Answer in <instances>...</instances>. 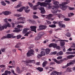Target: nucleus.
<instances>
[{"label": "nucleus", "mask_w": 75, "mask_h": 75, "mask_svg": "<svg viewBox=\"0 0 75 75\" xmlns=\"http://www.w3.org/2000/svg\"><path fill=\"white\" fill-rule=\"evenodd\" d=\"M21 6V4H20L17 6L16 7V8H19V7H20Z\"/></svg>", "instance_id": "79ce46f5"}, {"label": "nucleus", "mask_w": 75, "mask_h": 75, "mask_svg": "<svg viewBox=\"0 0 75 75\" xmlns=\"http://www.w3.org/2000/svg\"><path fill=\"white\" fill-rule=\"evenodd\" d=\"M66 36L68 37H71V33L69 32H68L66 34Z\"/></svg>", "instance_id": "c9c22d12"}, {"label": "nucleus", "mask_w": 75, "mask_h": 75, "mask_svg": "<svg viewBox=\"0 0 75 75\" xmlns=\"http://www.w3.org/2000/svg\"><path fill=\"white\" fill-rule=\"evenodd\" d=\"M72 68L70 67H68L66 71L67 72H72Z\"/></svg>", "instance_id": "a878e982"}, {"label": "nucleus", "mask_w": 75, "mask_h": 75, "mask_svg": "<svg viewBox=\"0 0 75 75\" xmlns=\"http://www.w3.org/2000/svg\"><path fill=\"white\" fill-rule=\"evenodd\" d=\"M60 46L62 47V48H65V47L64 46L65 43V42L62 41H61V42H60Z\"/></svg>", "instance_id": "4468645a"}, {"label": "nucleus", "mask_w": 75, "mask_h": 75, "mask_svg": "<svg viewBox=\"0 0 75 75\" xmlns=\"http://www.w3.org/2000/svg\"><path fill=\"white\" fill-rule=\"evenodd\" d=\"M57 54V51L54 52H52L51 54L52 55H55Z\"/></svg>", "instance_id": "09e8293b"}, {"label": "nucleus", "mask_w": 75, "mask_h": 75, "mask_svg": "<svg viewBox=\"0 0 75 75\" xmlns=\"http://www.w3.org/2000/svg\"><path fill=\"white\" fill-rule=\"evenodd\" d=\"M55 8L54 7L52 8L53 10L52 11V12L53 14H55V13H57V10H55Z\"/></svg>", "instance_id": "5701e85b"}, {"label": "nucleus", "mask_w": 75, "mask_h": 75, "mask_svg": "<svg viewBox=\"0 0 75 75\" xmlns=\"http://www.w3.org/2000/svg\"><path fill=\"white\" fill-rule=\"evenodd\" d=\"M53 23L54 24H58V22L54 21L53 22Z\"/></svg>", "instance_id": "338daca9"}, {"label": "nucleus", "mask_w": 75, "mask_h": 75, "mask_svg": "<svg viewBox=\"0 0 75 75\" xmlns=\"http://www.w3.org/2000/svg\"><path fill=\"white\" fill-rule=\"evenodd\" d=\"M21 16V15L18 14H16L14 15V16H16V17H20Z\"/></svg>", "instance_id": "a19ab883"}, {"label": "nucleus", "mask_w": 75, "mask_h": 75, "mask_svg": "<svg viewBox=\"0 0 75 75\" xmlns=\"http://www.w3.org/2000/svg\"><path fill=\"white\" fill-rule=\"evenodd\" d=\"M6 36L7 38H16V36H13L11 34H8Z\"/></svg>", "instance_id": "2eb2a0df"}, {"label": "nucleus", "mask_w": 75, "mask_h": 75, "mask_svg": "<svg viewBox=\"0 0 75 75\" xmlns=\"http://www.w3.org/2000/svg\"><path fill=\"white\" fill-rule=\"evenodd\" d=\"M41 54L42 56H45V53L44 51H41Z\"/></svg>", "instance_id": "72a5a7b5"}, {"label": "nucleus", "mask_w": 75, "mask_h": 75, "mask_svg": "<svg viewBox=\"0 0 75 75\" xmlns=\"http://www.w3.org/2000/svg\"><path fill=\"white\" fill-rule=\"evenodd\" d=\"M42 56L41 54H39L38 55V58H40Z\"/></svg>", "instance_id": "5fc2aeb1"}, {"label": "nucleus", "mask_w": 75, "mask_h": 75, "mask_svg": "<svg viewBox=\"0 0 75 75\" xmlns=\"http://www.w3.org/2000/svg\"><path fill=\"white\" fill-rule=\"evenodd\" d=\"M30 29L28 28H25L23 29V34H25V33H26L27 32L28 30H29Z\"/></svg>", "instance_id": "4be33fe9"}, {"label": "nucleus", "mask_w": 75, "mask_h": 75, "mask_svg": "<svg viewBox=\"0 0 75 75\" xmlns=\"http://www.w3.org/2000/svg\"><path fill=\"white\" fill-rule=\"evenodd\" d=\"M16 70L17 72L18 73V74H20L21 73V72L20 71V68L18 67H17Z\"/></svg>", "instance_id": "7c9ffc66"}, {"label": "nucleus", "mask_w": 75, "mask_h": 75, "mask_svg": "<svg viewBox=\"0 0 75 75\" xmlns=\"http://www.w3.org/2000/svg\"><path fill=\"white\" fill-rule=\"evenodd\" d=\"M17 27H18V28H23V26L20 25H18L17 26Z\"/></svg>", "instance_id": "3c124183"}, {"label": "nucleus", "mask_w": 75, "mask_h": 75, "mask_svg": "<svg viewBox=\"0 0 75 75\" xmlns=\"http://www.w3.org/2000/svg\"><path fill=\"white\" fill-rule=\"evenodd\" d=\"M62 21L59 22L58 24L59 25V27H60V28H65V25L62 24Z\"/></svg>", "instance_id": "6e6552de"}, {"label": "nucleus", "mask_w": 75, "mask_h": 75, "mask_svg": "<svg viewBox=\"0 0 75 75\" xmlns=\"http://www.w3.org/2000/svg\"><path fill=\"white\" fill-rule=\"evenodd\" d=\"M71 47H72L73 48H75V43H74L73 44V45L71 46Z\"/></svg>", "instance_id": "680f3d73"}, {"label": "nucleus", "mask_w": 75, "mask_h": 75, "mask_svg": "<svg viewBox=\"0 0 75 75\" xmlns=\"http://www.w3.org/2000/svg\"><path fill=\"white\" fill-rule=\"evenodd\" d=\"M30 28L31 29L32 31H34L35 33L37 32V31H36V26H31L30 27Z\"/></svg>", "instance_id": "ddd939ff"}, {"label": "nucleus", "mask_w": 75, "mask_h": 75, "mask_svg": "<svg viewBox=\"0 0 75 75\" xmlns=\"http://www.w3.org/2000/svg\"><path fill=\"white\" fill-rule=\"evenodd\" d=\"M4 30L3 26L0 27V31H1V30Z\"/></svg>", "instance_id": "603ef678"}, {"label": "nucleus", "mask_w": 75, "mask_h": 75, "mask_svg": "<svg viewBox=\"0 0 75 75\" xmlns=\"http://www.w3.org/2000/svg\"><path fill=\"white\" fill-rule=\"evenodd\" d=\"M47 61H44L42 64L43 67H46V65H47Z\"/></svg>", "instance_id": "bb28decb"}, {"label": "nucleus", "mask_w": 75, "mask_h": 75, "mask_svg": "<svg viewBox=\"0 0 75 75\" xmlns=\"http://www.w3.org/2000/svg\"><path fill=\"white\" fill-rule=\"evenodd\" d=\"M37 5H35L34 7H38L40 5V6H44V7L47 6V5H50V4L48 3H45V2H38L37 3Z\"/></svg>", "instance_id": "f03ea898"}, {"label": "nucleus", "mask_w": 75, "mask_h": 75, "mask_svg": "<svg viewBox=\"0 0 75 75\" xmlns=\"http://www.w3.org/2000/svg\"><path fill=\"white\" fill-rule=\"evenodd\" d=\"M40 38H41V37L39 36H37L35 38V40L37 41V40H39L40 39Z\"/></svg>", "instance_id": "c756f323"}, {"label": "nucleus", "mask_w": 75, "mask_h": 75, "mask_svg": "<svg viewBox=\"0 0 75 75\" xmlns=\"http://www.w3.org/2000/svg\"><path fill=\"white\" fill-rule=\"evenodd\" d=\"M66 54H71V52H67L66 53Z\"/></svg>", "instance_id": "69168bd1"}, {"label": "nucleus", "mask_w": 75, "mask_h": 75, "mask_svg": "<svg viewBox=\"0 0 75 75\" xmlns=\"http://www.w3.org/2000/svg\"><path fill=\"white\" fill-rule=\"evenodd\" d=\"M56 16H57L58 17H59V18H60V17H63L64 16L62 15V14L57 13L55 14Z\"/></svg>", "instance_id": "c85d7f7f"}, {"label": "nucleus", "mask_w": 75, "mask_h": 75, "mask_svg": "<svg viewBox=\"0 0 75 75\" xmlns=\"http://www.w3.org/2000/svg\"><path fill=\"white\" fill-rule=\"evenodd\" d=\"M3 14H4L5 16H8L11 14V12L9 11H5L2 12Z\"/></svg>", "instance_id": "0eeeda50"}, {"label": "nucleus", "mask_w": 75, "mask_h": 75, "mask_svg": "<svg viewBox=\"0 0 75 75\" xmlns=\"http://www.w3.org/2000/svg\"><path fill=\"white\" fill-rule=\"evenodd\" d=\"M12 65H13L14 64H15V61H13L12 62Z\"/></svg>", "instance_id": "774afa93"}, {"label": "nucleus", "mask_w": 75, "mask_h": 75, "mask_svg": "<svg viewBox=\"0 0 75 75\" xmlns=\"http://www.w3.org/2000/svg\"><path fill=\"white\" fill-rule=\"evenodd\" d=\"M17 23L18 24H24V22L23 21H18Z\"/></svg>", "instance_id": "4c0bfd02"}, {"label": "nucleus", "mask_w": 75, "mask_h": 75, "mask_svg": "<svg viewBox=\"0 0 75 75\" xmlns=\"http://www.w3.org/2000/svg\"><path fill=\"white\" fill-rule=\"evenodd\" d=\"M5 73H6V74L7 75L8 74H11V72L10 71H8V70H6L5 71Z\"/></svg>", "instance_id": "f704fd0d"}, {"label": "nucleus", "mask_w": 75, "mask_h": 75, "mask_svg": "<svg viewBox=\"0 0 75 75\" xmlns=\"http://www.w3.org/2000/svg\"><path fill=\"white\" fill-rule=\"evenodd\" d=\"M63 54V52L62 51H60L59 52L57 53V56H59L60 55H62Z\"/></svg>", "instance_id": "393cba45"}, {"label": "nucleus", "mask_w": 75, "mask_h": 75, "mask_svg": "<svg viewBox=\"0 0 75 75\" xmlns=\"http://www.w3.org/2000/svg\"><path fill=\"white\" fill-rule=\"evenodd\" d=\"M33 17L34 19H36V18H38V17L37 16L35 15H33Z\"/></svg>", "instance_id": "37998d69"}, {"label": "nucleus", "mask_w": 75, "mask_h": 75, "mask_svg": "<svg viewBox=\"0 0 75 75\" xmlns=\"http://www.w3.org/2000/svg\"><path fill=\"white\" fill-rule=\"evenodd\" d=\"M56 49H57V50H60L61 48L59 46H57L56 47Z\"/></svg>", "instance_id": "864d4df0"}, {"label": "nucleus", "mask_w": 75, "mask_h": 75, "mask_svg": "<svg viewBox=\"0 0 75 75\" xmlns=\"http://www.w3.org/2000/svg\"><path fill=\"white\" fill-rule=\"evenodd\" d=\"M1 50L2 52H5V49H1Z\"/></svg>", "instance_id": "e2e57ef3"}, {"label": "nucleus", "mask_w": 75, "mask_h": 75, "mask_svg": "<svg viewBox=\"0 0 75 75\" xmlns=\"http://www.w3.org/2000/svg\"><path fill=\"white\" fill-rule=\"evenodd\" d=\"M73 64H74V63L72 62H70L69 63H68L67 65H66V66H62V68H63V69H64V68H67L68 67L70 66L71 65H73Z\"/></svg>", "instance_id": "1a4fd4ad"}, {"label": "nucleus", "mask_w": 75, "mask_h": 75, "mask_svg": "<svg viewBox=\"0 0 75 75\" xmlns=\"http://www.w3.org/2000/svg\"><path fill=\"white\" fill-rule=\"evenodd\" d=\"M57 46V44L53 43V47L55 48Z\"/></svg>", "instance_id": "e433bc0d"}, {"label": "nucleus", "mask_w": 75, "mask_h": 75, "mask_svg": "<svg viewBox=\"0 0 75 75\" xmlns=\"http://www.w3.org/2000/svg\"><path fill=\"white\" fill-rule=\"evenodd\" d=\"M44 35V32H40L38 35V36L39 37H41L43 36Z\"/></svg>", "instance_id": "a211bd4d"}, {"label": "nucleus", "mask_w": 75, "mask_h": 75, "mask_svg": "<svg viewBox=\"0 0 75 75\" xmlns=\"http://www.w3.org/2000/svg\"><path fill=\"white\" fill-rule=\"evenodd\" d=\"M3 27H4V28L5 29H6L7 28V25L6 24H5L3 26Z\"/></svg>", "instance_id": "4d7b16f0"}, {"label": "nucleus", "mask_w": 75, "mask_h": 75, "mask_svg": "<svg viewBox=\"0 0 75 75\" xmlns=\"http://www.w3.org/2000/svg\"><path fill=\"white\" fill-rule=\"evenodd\" d=\"M51 2V0H46L45 1V2H47V3H50Z\"/></svg>", "instance_id": "052dcab7"}, {"label": "nucleus", "mask_w": 75, "mask_h": 75, "mask_svg": "<svg viewBox=\"0 0 75 75\" xmlns=\"http://www.w3.org/2000/svg\"><path fill=\"white\" fill-rule=\"evenodd\" d=\"M62 58V56H59L57 58V59H61Z\"/></svg>", "instance_id": "c03bdc74"}, {"label": "nucleus", "mask_w": 75, "mask_h": 75, "mask_svg": "<svg viewBox=\"0 0 75 75\" xmlns=\"http://www.w3.org/2000/svg\"><path fill=\"white\" fill-rule=\"evenodd\" d=\"M59 41H65V42H68V40H59Z\"/></svg>", "instance_id": "de8ad7c7"}, {"label": "nucleus", "mask_w": 75, "mask_h": 75, "mask_svg": "<svg viewBox=\"0 0 75 75\" xmlns=\"http://www.w3.org/2000/svg\"><path fill=\"white\" fill-rule=\"evenodd\" d=\"M29 8V7L28 6H27L25 7L24 8V10L25 12H26V13H29V12H30V10L27 9H28V8Z\"/></svg>", "instance_id": "f3484780"}, {"label": "nucleus", "mask_w": 75, "mask_h": 75, "mask_svg": "<svg viewBox=\"0 0 75 75\" xmlns=\"http://www.w3.org/2000/svg\"><path fill=\"white\" fill-rule=\"evenodd\" d=\"M53 47V43L50 44L49 45V47Z\"/></svg>", "instance_id": "bf43d9fd"}, {"label": "nucleus", "mask_w": 75, "mask_h": 75, "mask_svg": "<svg viewBox=\"0 0 75 75\" xmlns=\"http://www.w3.org/2000/svg\"><path fill=\"white\" fill-rule=\"evenodd\" d=\"M36 69L37 70H38L39 72H42V71H43V70H44V69L42 68L41 67H38Z\"/></svg>", "instance_id": "b1692460"}, {"label": "nucleus", "mask_w": 75, "mask_h": 75, "mask_svg": "<svg viewBox=\"0 0 75 75\" xmlns=\"http://www.w3.org/2000/svg\"><path fill=\"white\" fill-rule=\"evenodd\" d=\"M51 50L50 49H49L47 48L45 49V51L46 52V55H47L50 53V52Z\"/></svg>", "instance_id": "412c9836"}, {"label": "nucleus", "mask_w": 75, "mask_h": 75, "mask_svg": "<svg viewBox=\"0 0 75 75\" xmlns=\"http://www.w3.org/2000/svg\"><path fill=\"white\" fill-rule=\"evenodd\" d=\"M6 38H7V37L6 36H4L3 37L1 38V40H4V39H5Z\"/></svg>", "instance_id": "13d9d810"}, {"label": "nucleus", "mask_w": 75, "mask_h": 75, "mask_svg": "<svg viewBox=\"0 0 75 75\" xmlns=\"http://www.w3.org/2000/svg\"><path fill=\"white\" fill-rule=\"evenodd\" d=\"M64 20L65 21H69L70 20V19L69 18H65L64 19Z\"/></svg>", "instance_id": "8fccbe9b"}, {"label": "nucleus", "mask_w": 75, "mask_h": 75, "mask_svg": "<svg viewBox=\"0 0 75 75\" xmlns=\"http://www.w3.org/2000/svg\"><path fill=\"white\" fill-rule=\"evenodd\" d=\"M33 52H34L33 50L31 49L30 50L28 51L27 53V57H29L31 56H32V55H33L34 54Z\"/></svg>", "instance_id": "39448f33"}, {"label": "nucleus", "mask_w": 75, "mask_h": 75, "mask_svg": "<svg viewBox=\"0 0 75 75\" xmlns=\"http://www.w3.org/2000/svg\"><path fill=\"white\" fill-rule=\"evenodd\" d=\"M15 29L16 30H13V32L14 33H18V32H20V31H21V30H18V28H15Z\"/></svg>", "instance_id": "aec40b11"}, {"label": "nucleus", "mask_w": 75, "mask_h": 75, "mask_svg": "<svg viewBox=\"0 0 75 75\" xmlns=\"http://www.w3.org/2000/svg\"><path fill=\"white\" fill-rule=\"evenodd\" d=\"M47 22L48 24H51V22L48 21H47Z\"/></svg>", "instance_id": "0e129e2a"}, {"label": "nucleus", "mask_w": 75, "mask_h": 75, "mask_svg": "<svg viewBox=\"0 0 75 75\" xmlns=\"http://www.w3.org/2000/svg\"><path fill=\"white\" fill-rule=\"evenodd\" d=\"M25 8V7L24 6H23L21 7L19 9H18L17 10V11H19V12H22L24 10V9Z\"/></svg>", "instance_id": "dca6fc26"}, {"label": "nucleus", "mask_w": 75, "mask_h": 75, "mask_svg": "<svg viewBox=\"0 0 75 75\" xmlns=\"http://www.w3.org/2000/svg\"><path fill=\"white\" fill-rule=\"evenodd\" d=\"M17 39H20V38H21V35H18L17 36Z\"/></svg>", "instance_id": "49530a36"}, {"label": "nucleus", "mask_w": 75, "mask_h": 75, "mask_svg": "<svg viewBox=\"0 0 75 75\" xmlns=\"http://www.w3.org/2000/svg\"><path fill=\"white\" fill-rule=\"evenodd\" d=\"M67 58H64L60 60L59 61L57 60V59H54L53 60L57 64H60L62 63L63 62V61H66V60H67Z\"/></svg>", "instance_id": "7ed1b4c3"}, {"label": "nucleus", "mask_w": 75, "mask_h": 75, "mask_svg": "<svg viewBox=\"0 0 75 75\" xmlns=\"http://www.w3.org/2000/svg\"><path fill=\"white\" fill-rule=\"evenodd\" d=\"M6 25L7 26V27H11V25H10L9 24V23H7L6 24Z\"/></svg>", "instance_id": "6e6d98bb"}, {"label": "nucleus", "mask_w": 75, "mask_h": 75, "mask_svg": "<svg viewBox=\"0 0 75 75\" xmlns=\"http://www.w3.org/2000/svg\"><path fill=\"white\" fill-rule=\"evenodd\" d=\"M28 4L29 6H30V7H33V4L30 2H28Z\"/></svg>", "instance_id": "58836bf2"}, {"label": "nucleus", "mask_w": 75, "mask_h": 75, "mask_svg": "<svg viewBox=\"0 0 75 75\" xmlns=\"http://www.w3.org/2000/svg\"><path fill=\"white\" fill-rule=\"evenodd\" d=\"M53 16V14H49L48 16H47L46 18H48L49 20L51 19V21H53L54 20V18H51V17Z\"/></svg>", "instance_id": "f8f14e48"}, {"label": "nucleus", "mask_w": 75, "mask_h": 75, "mask_svg": "<svg viewBox=\"0 0 75 75\" xmlns=\"http://www.w3.org/2000/svg\"><path fill=\"white\" fill-rule=\"evenodd\" d=\"M1 4L2 6H5L6 5V4L5 3V2H4V1H1Z\"/></svg>", "instance_id": "473e14b6"}, {"label": "nucleus", "mask_w": 75, "mask_h": 75, "mask_svg": "<svg viewBox=\"0 0 75 75\" xmlns=\"http://www.w3.org/2000/svg\"><path fill=\"white\" fill-rule=\"evenodd\" d=\"M30 33V32H28L24 35V36H28Z\"/></svg>", "instance_id": "a18cd8bd"}, {"label": "nucleus", "mask_w": 75, "mask_h": 75, "mask_svg": "<svg viewBox=\"0 0 75 75\" xmlns=\"http://www.w3.org/2000/svg\"><path fill=\"white\" fill-rule=\"evenodd\" d=\"M75 57V55H71L67 56V58L68 59H72L73 58Z\"/></svg>", "instance_id": "6ab92c4d"}, {"label": "nucleus", "mask_w": 75, "mask_h": 75, "mask_svg": "<svg viewBox=\"0 0 75 75\" xmlns=\"http://www.w3.org/2000/svg\"><path fill=\"white\" fill-rule=\"evenodd\" d=\"M47 27V26L45 25H40L39 26V29H38L39 31H40L41 30H45L46 28Z\"/></svg>", "instance_id": "423d86ee"}, {"label": "nucleus", "mask_w": 75, "mask_h": 75, "mask_svg": "<svg viewBox=\"0 0 75 75\" xmlns=\"http://www.w3.org/2000/svg\"><path fill=\"white\" fill-rule=\"evenodd\" d=\"M69 10H74L75 9V8L69 7Z\"/></svg>", "instance_id": "ea45409f"}, {"label": "nucleus", "mask_w": 75, "mask_h": 75, "mask_svg": "<svg viewBox=\"0 0 75 75\" xmlns=\"http://www.w3.org/2000/svg\"><path fill=\"white\" fill-rule=\"evenodd\" d=\"M49 27H51V28H54L56 27V25L54 24L52 25H49Z\"/></svg>", "instance_id": "2f4dec72"}, {"label": "nucleus", "mask_w": 75, "mask_h": 75, "mask_svg": "<svg viewBox=\"0 0 75 75\" xmlns=\"http://www.w3.org/2000/svg\"><path fill=\"white\" fill-rule=\"evenodd\" d=\"M59 72H58L57 71H53L52 72V73L50 75H61V74H60Z\"/></svg>", "instance_id": "9d476101"}, {"label": "nucleus", "mask_w": 75, "mask_h": 75, "mask_svg": "<svg viewBox=\"0 0 75 75\" xmlns=\"http://www.w3.org/2000/svg\"><path fill=\"white\" fill-rule=\"evenodd\" d=\"M66 0L67 1L66 2L63 3L62 4H60V6H58V4H59L58 1H55L53 3L55 5L53 6V7L56 9V8H58L60 7V8L63 10H65V7H67V6H65V5L68 4L69 2V0Z\"/></svg>", "instance_id": "f257e3e1"}, {"label": "nucleus", "mask_w": 75, "mask_h": 75, "mask_svg": "<svg viewBox=\"0 0 75 75\" xmlns=\"http://www.w3.org/2000/svg\"><path fill=\"white\" fill-rule=\"evenodd\" d=\"M21 45V44L20 43H19L17 44L15 46V48H20V46Z\"/></svg>", "instance_id": "cd10ccee"}, {"label": "nucleus", "mask_w": 75, "mask_h": 75, "mask_svg": "<svg viewBox=\"0 0 75 75\" xmlns=\"http://www.w3.org/2000/svg\"><path fill=\"white\" fill-rule=\"evenodd\" d=\"M22 62H25L27 63L26 64V65L27 66H29V64L28 63H34L35 62V60H28L26 61H24V60H22Z\"/></svg>", "instance_id": "20e7f679"}, {"label": "nucleus", "mask_w": 75, "mask_h": 75, "mask_svg": "<svg viewBox=\"0 0 75 75\" xmlns=\"http://www.w3.org/2000/svg\"><path fill=\"white\" fill-rule=\"evenodd\" d=\"M39 10L41 11V13L42 14H44L45 13V11L44 9V8L43 7H40L39 8Z\"/></svg>", "instance_id": "9b49d317"}]
</instances>
